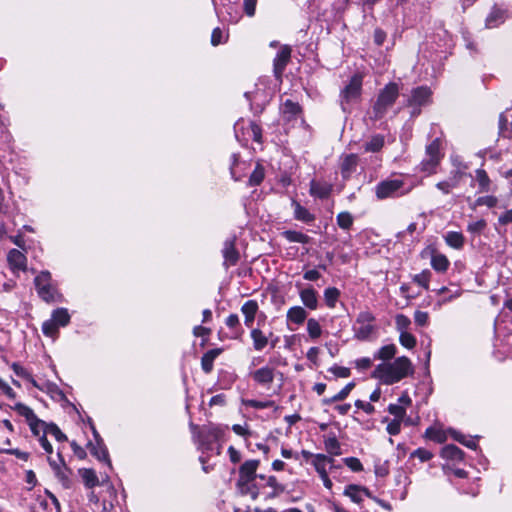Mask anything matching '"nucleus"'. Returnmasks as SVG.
<instances>
[{"mask_svg":"<svg viewBox=\"0 0 512 512\" xmlns=\"http://www.w3.org/2000/svg\"><path fill=\"white\" fill-rule=\"evenodd\" d=\"M332 191V186L326 182L312 180L310 182V194L314 197L327 198Z\"/></svg>","mask_w":512,"mask_h":512,"instance_id":"aec40b11","label":"nucleus"},{"mask_svg":"<svg viewBox=\"0 0 512 512\" xmlns=\"http://www.w3.org/2000/svg\"><path fill=\"white\" fill-rule=\"evenodd\" d=\"M463 455V451L453 444L446 445L441 450V456L447 460L461 461L463 459Z\"/></svg>","mask_w":512,"mask_h":512,"instance_id":"bb28decb","label":"nucleus"},{"mask_svg":"<svg viewBox=\"0 0 512 512\" xmlns=\"http://www.w3.org/2000/svg\"><path fill=\"white\" fill-rule=\"evenodd\" d=\"M414 188L412 183L408 184L403 178H389L379 182L375 186V195L379 200L406 195Z\"/></svg>","mask_w":512,"mask_h":512,"instance_id":"20e7f679","label":"nucleus"},{"mask_svg":"<svg viewBox=\"0 0 512 512\" xmlns=\"http://www.w3.org/2000/svg\"><path fill=\"white\" fill-rule=\"evenodd\" d=\"M264 177H265V169L260 163H257L255 166V169L253 170V172L251 173V175L249 177L248 185L249 186H258L262 183V181L264 180Z\"/></svg>","mask_w":512,"mask_h":512,"instance_id":"e433bc0d","label":"nucleus"},{"mask_svg":"<svg viewBox=\"0 0 512 512\" xmlns=\"http://www.w3.org/2000/svg\"><path fill=\"white\" fill-rule=\"evenodd\" d=\"M284 237L290 242L306 244L310 241V237L298 231L288 230L285 231Z\"/></svg>","mask_w":512,"mask_h":512,"instance_id":"ea45409f","label":"nucleus"},{"mask_svg":"<svg viewBox=\"0 0 512 512\" xmlns=\"http://www.w3.org/2000/svg\"><path fill=\"white\" fill-rule=\"evenodd\" d=\"M431 266L438 272H445L449 267V260L443 254H433L431 258Z\"/></svg>","mask_w":512,"mask_h":512,"instance_id":"72a5a7b5","label":"nucleus"},{"mask_svg":"<svg viewBox=\"0 0 512 512\" xmlns=\"http://www.w3.org/2000/svg\"><path fill=\"white\" fill-rule=\"evenodd\" d=\"M399 95V88L396 83L387 84L380 92L376 103L374 104L373 111L375 118H381L388 108H390L396 101Z\"/></svg>","mask_w":512,"mask_h":512,"instance_id":"39448f33","label":"nucleus"},{"mask_svg":"<svg viewBox=\"0 0 512 512\" xmlns=\"http://www.w3.org/2000/svg\"><path fill=\"white\" fill-rule=\"evenodd\" d=\"M259 464V460L251 459L245 461L239 468L237 486L242 494L250 495L253 500L260 495V487L253 483L256 478L259 479V475L256 474Z\"/></svg>","mask_w":512,"mask_h":512,"instance_id":"f03ea898","label":"nucleus"},{"mask_svg":"<svg viewBox=\"0 0 512 512\" xmlns=\"http://www.w3.org/2000/svg\"><path fill=\"white\" fill-rule=\"evenodd\" d=\"M236 237L231 236L227 238L224 242L223 249H222V255L224 258V266L226 268L230 266L236 265L240 258V254L238 250L235 247Z\"/></svg>","mask_w":512,"mask_h":512,"instance_id":"f8f14e48","label":"nucleus"},{"mask_svg":"<svg viewBox=\"0 0 512 512\" xmlns=\"http://www.w3.org/2000/svg\"><path fill=\"white\" fill-rule=\"evenodd\" d=\"M292 206L294 207L295 219L305 223H310L315 220V216L311 214L305 207L300 205V203L293 200Z\"/></svg>","mask_w":512,"mask_h":512,"instance_id":"a878e982","label":"nucleus"},{"mask_svg":"<svg viewBox=\"0 0 512 512\" xmlns=\"http://www.w3.org/2000/svg\"><path fill=\"white\" fill-rule=\"evenodd\" d=\"M259 479L264 481L263 484H258L260 491L268 488L269 491L265 493V500L277 498L285 491V486L278 482L275 476L259 475Z\"/></svg>","mask_w":512,"mask_h":512,"instance_id":"9d476101","label":"nucleus"},{"mask_svg":"<svg viewBox=\"0 0 512 512\" xmlns=\"http://www.w3.org/2000/svg\"><path fill=\"white\" fill-rule=\"evenodd\" d=\"M447 245L454 249H461L464 245V236L460 232L449 231L445 235Z\"/></svg>","mask_w":512,"mask_h":512,"instance_id":"473e14b6","label":"nucleus"},{"mask_svg":"<svg viewBox=\"0 0 512 512\" xmlns=\"http://www.w3.org/2000/svg\"><path fill=\"white\" fill-rule=\"evenodd\" d=\"M302 303L309 309L315 310L318 306L317 293L313 288H306L299 293Z\"/></svg>","mask_w":512,"mask_h":512,"instance_id":"412c9836","label":"nucleus"},{"mask_svg":"<svg viewBox=\"0 0 512 512\" xmlns=\"http://www.w3.org/2000/svg\"><path fill=\"white\" fill-rule=\"evenodd\" d=\"M475 179L478 182L479 192L485 193L491 190V180L484 169L475 171Z\"/></svg>","mask_w":512,"mask_h":512,"instance_id":"c756f323","label":"nucleus"},{"mask_svg":"<svg viewBox=\"0 0 512 512\" xmlns=\"http://www.w3.org/2000/svg\"><path fill=\"white\" fill-rule=\"evenodd\" d=\"M336 221L340 228L348 230L353 224V217L349 212H340L336 217Z\"/></svg>","mask_w":512,"mask_h":512,"instance_id":"de8ad7c7","label":"nucleus"},{"mask_svg":"<svg viewBox=\"0 0 512 512\" xmlns=\"http://www.w3.org/2000/svg\"><path fill=\"white\" fill-rule=\"evenodd\" d=\"M431 98V91L427 87H417L412 91L411 97L408 101L409 106L421 107L429 103Z\"/></svg>","mask_w":512,"mask_h":512,"instance_id":"dca6fc26","label":"nucleus"},{"mask_svg":"<svg viewBox=\"0 0 512 512\" xmlns=\"http://www.w3.org/2000/svg\"><path fill=\"white\" fill-rule=\"evenodd\" d=\"M354 387H355V383L354 382H349L348 384L345 385L344 388H342L333 397H331V398H324L322 400V403L324 405H330V404H332L334 402L343 401V400H345L349 396L350 392L353 390Z\"/></svg>","mask_w":512,"mask_h":512,"instance_id":"c85d7f7f","label":"nucleus"},{"mask_svg":"<svg viewBox=\"0 0 512 512\" xmlns=\"http://www.w3.org/2000/svg\"><path fill=\"white\" fill-rule=\"evenodd\" d=\"M250 336L253 341V348L256 351L263 350L269 343L268 337L258 328L252 329Z\"/></svg>","mask_w":512,"mask_h":512,"instance_id":"393cba45","label":"nucleus"},{"mask_svg":"<svg viewBox=\"0 0 512 512\" xmlns=\"http://www.w3.org/2000/svg\"><path fill=\"white\" fill-rule=\"evenodd\" d=\"M325 448L330 454H333V455L340 454V445H339L338 440L335 437L329 438L325 441Z\"/></svg>","mask_w":512,"mask_h":512,"instance_id":"e2e57ef3","label":"nucleus"},{"mask_svg":"<svg viewBox=\"0 0 512 512\" xmlns=\"http://www.w3.org/2000/svg\"><path fill=\"white\" fill-rule=\"evenodd\" d=\"M93 435L96 440L95 445H91V453L100 461H104L111 468V462L109 459V454L106 446L103 444L102 439L100 438L96 429L92 426Z\"/></svg>","mask_w":512,"mask_h":512,"instance_id":"2eb2a0df","label":"nucleus"},{"mask_svg":"<svg viewBox=\"0 0 512 512\" xmlns=\"http://www.w3.org/2000/svg\"><path fill=\"white\" fill-rule=\"evenodd\" d=\"M344 462L352 471L358 472L363 469V465L358 458L348 457L344 459Z\"/></svg>","mask_w":512,"mask_h":512,"instance_id":"774afa93","label":"nucleus"},{"mask_svg":"<svg viewBox=\"0 0 512 512\" xmlns=\"http://www.w3.org/2000/svg\"><path fill=\"white\" fill-rule=\"evenodd\" d=\"M11 408L14 409L15 411H17L19 415L25 417L27 422H29L31 419L32 420L35 419L36 415L33 412V410L30 407H28L22 403H16Z\"/></svg>","mask_w":512,"mask_h":512,"instance_id":"a18cd8bd","label":"nucleus"},{"mask_svg":"<svg viewBox=\"0 0 512 512\" xmlns=\"http://www.w3.org/2000/svg\"><path fill=\"white\" fill-rule=\"evenodd\" d=\"M374 321L375 317L371 312H360L353 327L355 337L359 340H367L375 329Z\"/></svg>","mask_w":512,"mask_h":512,"instance_id":"1a4fd4ad","label":"nucleus"},{"mask_svg":"<svg viewBox=\"0 0 512 512\" xmlns=\"http://www.w3.org/2000/svg\"><path fill=\"white\" fill-rule=\"evenodd\" d=\"M37 293L45 302H55L59 298V293L52 284L51 274L48 271H42L35 278Z\"/></svg>","mask_w":512,"mask_h":512,"instance_id":"0eeeda50","label":"nucleus"},{"mask_svg":"<svg viewBox=\"0 0 512 512\" xmlns=\"http://www.w3.org/2000/svg\"><path fill=\"white\" fill-rule=\"evenodd\" d=\"M248 129H249V133H250V136L252 137V139L256 142H261L262 130H261L260 126L258 124H256L255 122H250Z\"/></svg>","mask_w":512,"mask_h":512,"instance_id":"0e129e2a","label":"nucleus"},{"mask_svg":"<svg viewBox=\"0 0 512 512\" xmlns=\"http://www.w3.org/2000/svg\"><path fill=\"white\" fill-rule=\"evenodd\" d=\"M249 375L258 385L264 388H269L275 378V368L270 366H263L259 369L251 371Z\"/></svg>","mask_w":512,"mask_h":512,"instance_id":"9b49d317","label":"nucleus"},{"mask_svg":"<svg viewBox=\"0 0 512 512\" xmlns=\"http://www.w3.org/2000/svg\"><path fill=\"white\" fill-rule=\"evenodd\" d=\"M329 371L339 378H347L350 376V369L343 366L334 365Z\"/></svg>","mask_w":512,"mask_h":512,"instance_id":"338daca9","label":"nucleus"},{"mask_svg":"<svg viewBox=\"0 0 512 512\" xmlns=\"http://www.w3.org/2000/svg\"><path fill=\"white\" fill-rule=\"evenodd\" d=\"M53 472L64 488L69 489L71 487V471L66 464Z\"/></svg>","mask_w":512,"mask_h":512,"instance_id":"f704fd0d","label":"nucleus"},{"mask_svg":"<svg viewBox=\"0 0 512 512\" xmlns=\"http://www.w3.org/2000/svg\"><path fill=\"white\" fill-rule=\"evenodd\" d=\"M462 176L463 173L460 170H453L450 176L446 180L438 182L436 187L444 194H449L454 188L458 187Z\"/></svg>","mask_w":512,"mask_h":512,"instance_id":"f3484780","label":"nucleus"},{"mask_svg":"<svg viewBox=\"0 0 512 512\" xmlns=\"http://www.w3.org/2000/svg\"><path fill=\"white\" fill-rule=\"evenodd\" d=\"M413 373L411 361L401 356L391 363H382L376 366L373 377L379 379L383 384L392 385Z\"/></svg>","mask_w":512,"mask_h":512,"instance_id":"f257e3e1","label":"nucleus"},{"mask_svg":"<svg viewBox=\"0 0 512 512\" xmlns=\"http://www.w3.org/2000/svg\"><path fill=\"white\" fill-rule=\"evenodd\" d=\"M363 76L359 73L354 74L349 83L342 89L340 93L341 106L344 111L347 105L357 101L361 96Z\"/></svg>","mask_w":512,"mask_h":512,"instance_id":"6e6552de","label":"nucleus"},{"mask_svg":"<svg viewBox=\"0 0 512 512\" xmlns=\"http://www.w3.org/2000/svg\"><path fill=\"white\" fill-rule=\"evenodd\" d=\"M358 164V157L355 154H348L343 157L341 163V174L344 179H349L355 172Z\"/></svg>","mask_w":512,"mask_h":512,"instance_id":"6ab92c4d","label":"nucleus"},{"mask_svg":"<svg viewBox=\"0 0 512 512\" xmlns=\"http://www.w3.org/2000/svg\"><path fill=\"white\" fill-rule=\"evenodd\" d=\"M27 423H28V425L30 427L31 432L35 436L40 438L41 435H46L45 430L49 426V424H47L43 420L39 419L37 416H35L34 420L31 419Z\"/></svg>","mask_w":512,"mask_h":512,"instance_id":"c9c22d12","label":"nucleus"},{"mask_svg":"<svg viewBox=\"0 0 512 512\" xmlns=\"http://www.w3.org/2000/svg\"><path fill=\"white\" fill-rule=\"evenodd\" d=\"M231 158H232V164L230 166L231 176L235 181H240L242 179V174L240 172H238V170H237L238 167L241 165V163L239 162V159H238V155L232 154Z\"/></svg>","mask_w":512,"mask_h":512,"instance_id":"bf43d9fd","label":"nucleus"},{"mask_svg":"<svg viewBox=\"0 0 512 512\" xmlns=\"http://www.w3.org/2000/svg\"><path fill=\"white\" fill-rule=\"evenodd\" d=\"M222 353V349L216 348L207 351L201 359V366L205 373H210L213 369L214 360Z\"/></svg>","mask_w":512,"mask_h":512,"instance_id":"b1692460","label":"nucleus"},{"mask_svg":"<svg viewBox=\"0 0 512 512\" xmlns=\"http://www.w3.org/2000/svg\"><path fill=\"white\" fill-rule=\"evenodd\" d=\"M59 326L53 319L46 320L42 325V332L45 336L55 339L58 335Z\"/></svg>","mask_w":512,"mask_h":512,"instance_id":"a19ab883","label":"nucleus"},{"mask_svg":"<svg viewBox=\"0 0 512 512\" xmlns=\"http://www.w3.org/2000/svg\"><path fill=\"white\" fill-rule=\"evenodd\" d=\"M51 319L54 320V322L59 327H65L70 322V315L68 313V310L65 308H57L52 312Z\"/></svg>","mask_w":512,"mask_h":512,"instance_id":"2f4dec72","label":"nucleus"},{"mask_svg":"<svg viewBox=\"0 0 512 512\" xmlns=\"http://www.w3.org/2000/svg\"><path fill=\"white\" fill-rule=\"evenodd\" d=\"M225 324L228 328L235 331V336L241 335L243 330L240 327V319L237 314H230L226 320Z\"/></svg>","mask_w":512,"mask_h":512,"instance_id":"c03bdc74","label":"nucleus"},{"mask_svg":"<svg viewBox=\"0 0 512 512\" xmlns=\"http://www.w3.org/2000/svg\"><path fill=\"white\" fill-rule=\"evenodd\" d=\"M78 472L87 488L91 489L100 485L99 478L95 470L90 468H82L79 469Z\"/></svg>","mask_w":512,"mask_h":512,"instance_id":"5701e85b","label":"nucleus"},{"mask_svg":"<svg viewBox=\"0 0 512 512\" xmlns=\"http://www.w3.org/2000/svg\"><path fill=\"white\" fill-rule=\"evenodd\" d=\"M498 203V199L495 196H482L476 199V206H487L489 208L495 207Z\"/></svg>","mask_w":512,"mask_h":512,"instance_id":"052dcab7","label":"nucleus"},{"mask_svg":"<svg viewBox=\"0 0 512 512\" xmlns=\"http://www.w3.org/2000/svg\"><path fill=\"white\" fill-rule=\"evenodd\" d=\"M45 433H46V435L49 434V435L53 436L59 442H64L67 440L66 435L64 433H62V431L59 429V427L54 423L49 424V426L45 430Z\"/></svg>","mask_w":512,"mask_h":512,"instance_id":"8fccbe9b","label":"nucleus"},{"mask_svg":"<svg viewBox=\"0 0 512 512\" xmlns=\"http://www.w3.org/2000/svg\"><path fill=\"white\" fill-rule=\"evenodd\" d=\"M388 412L394 416V419H398L400 421L404 420L406 415V408L400 404H390L387 408Z\"/></svg>","mask_w":512,"mask_h":512,"instance_id":"3c124183","label":"nucleus"},{"mask_svg":"<svg viewBox=\"0 0 512 512\" xmlns=\"http://www.w3.org/2000/svg\"><path fill=\"white\" fill-rule=\"evenodd\" d=\"M506 19V12L500 8L494 7L486 18V26L488 28H495Z\"/></svg>","mask_w":512,"mask_h":512,"instance_id":"4be33fe9","label":"nucleus"},{"mask_svg":"<svg viewBox=\"0 0 512 512\" xmlns=\"http://www.w3.org/2000/svg\"><path fill=\"white\" fill-rule=\"evenodd\" d=\"M487 223L484 219H479L474 222H470L467 226V231L474 235L481 234L486 228Z\"/></svg>","mask_w":512,"mask_h":512,"instance_id":"603ef678","label":"nucleus"},{"mask_svg":"<svg viewBox=\"0 0 512 512\" xmlns=\"http://www.w3.org/2000/svg\"><path fill=\"white\" fill-rule=\"evenodd\" d=\"M396 351H397V348L394 344L385 345V346L381 347L376 352L374 357L376 359H380V360H384V361L390 360L395 356Z\"/></svg>","mask_w":512,"mask_h":512,"instance_id":"4c0bfd02","label":"nucleus"},{"mask_svg":"<svg viewBox=\"0 0 512 512\" xmlns=\"http://www.w3.org/2000/svg\"><path fill=\"white\" fill-rule=\"evenodd\" d=\"M410 324H411V321L406 315H403V314L396 315L395 325H396V329L400 333L406 332L407 329L409 328Z\"/></svg>","mask_w":512,"mask_h":512,"instance_id":"864d4df0","label":"nucleus"},{"mask_svg":"<svg viewBox=\"0 0 512 512\" xmlns=\"http://www.w3.org/2000/svg\"><path fill=\"white\" fill-rule=\"evenodd\" d=\"M307 317V312L301 306H293L287 311V319L295 324H302Z\"/></svg>","mask_w":512,"mask_h":512,"instance_id":"cd10ccee","label":"nucleus"},{"mask_svg":"<svg viewBox=\"0 0 512 512\" xmlns=\"http://www.w3.org/2000/svg\"><path fill=\"white\" fill-rule=\"evenodd\" d=\"M426 436L429 439L436 441L438 443H442L446 440L445 434L442 431L435 428H428L426 430Z\"/></svg>","mask_w":512,"mask_h":512,"instance_id":"680f3d73","label":"nucleus"},{"mask_svg":"<svg viewBox=\"0 0 512 512\" xmlns=\"http://www.w3.org/2000/svg\"><path fill=\"white\" fill-rule=\"evenodd\" d=\"M399 342L407 349H412L416 345V338L409 332L400 333Z\"/></svg>","mask_w":512,"mask_h":512,"instance_id":"5fc2aeb1","label":"nucleus"},{"mask_svg":"<svg viewBox=\"0 0 512 512\" xmlns=\"http://www.w3.org/2000/svg\"><path fill=\"white\" fill-rule=\"evenodd\" d=\"M290 58L291 48L288 45L282 46L273 60V71L277 79H281Z\"/></svg>","mask_w":512,"mask_h":512,"instance_id":"ddd939ff","label":"nucleus"},{"mask_svg":"<svg viewBox=\"0 0 512 512\" xmlns=\"http://www.w3.org/2000/svg\"><path fill=\"white\" fill-rule=\"evenodd\" d=\"M344 495L348 496L353 502L358 504L363 501L361 486L358 485H348L344 490Z\"/></svg>","mask_w":512,"mask_h":512,"instance_id":"58836bf2","label":"nucleus"},{"mask_svg":"<svg viewBox=\"0 0 512 512\" xmlns=\"http://www.w3.org/2000/svg\"><path fill=\"white\" fill-rule=\"evenodd\" d=\"M258 309L259 306L255 300H248L242 305L241 312L244 315V323L247 327H252Z\"/></svg>","mask_w":512,"mask_h":512,"instance_id":"a211bd4d","label":"nucleus"},{"mask_svg":"<svg viewBox=\"0 0 512 512\" xmlns=\"http://www.w3.org/2000/svg\"><path fill=\"white\" fill-rule=\"evenodd\" d=\"M340 292L335 287H329L324 291V298L327 306L330 308L335 307V304L339 298Z\"/></svg>","mask_w":512,"mask_h":512,"instance_id":"79ce46f5","label":"nucleus"},{"mask_svg":"<svg viewBox=\"0 0 512 512\" xmlns=\"http://www.w3.org/2000/svg\"><path fill=\"white\" fill-rule=\"evenodd\" d=\"M307 331H308L309 336L314 339L319 338L322 333V329H321L319 322L314 318L308 319Z\"/></svg>","mask_w":512,"mask_h":512,"instance_id":"09e8293b","label":"nucleus"},{"mask_svg":"<svg viewBox=\"0 0 512 512\" xmlns=\"http://www.w3.org/2000/svg\"><path fill=\"white\" fill-rule=\"evenodd\" d=\"M384 136L377 134L372 136L367 142L364 144V150L366 152H378L384 146Z\"/></svg>","mask_w":512,"mask_h":512,"instance_id":"7c9ffc66","label":"nucleus"},{"mask_svg":"<svg viewBox=\"0 0 512 512\" xmlns=\"http://www.w3.org/2000/svg\"><path fill=\"white\" fill-rule=\"evenodd\" d=\"M242 403L245 406H249V407H252L255 409H265V408L272 407L274 405L273 401H258V400H254V399L242 400Z\"/></svg>","mask_w":512,"mask_h":512,"instance_id":"6e6d98bb","label":"nucleus"},{"mask_svg":"<svg viewBox=\"0 0 512 512\" xmlns=\"http://www.w3.org/2000/svg\"><path fill=\"white\" fill-rule=\"evenodd\" d=\"M7 262L14 274L26 270V257L21 251L17 249H12L8 253Z\"/></svg>","mask_w":512,"mask_h":512,"instance_id":"4468645a","label":"nucleus"},{"mask_svg":"<svg viewBox=\"0 0 512 512\" xmlns=\"http://www.w3.org/2000/svg\"><path fill=\"white\" fill-rule=\"evenodd\" d=\"M282 111L283 115L287 117L288 120H290L292 116L299 113L300 107L297 103L291 100H286L282 106Z\"/></svg>","mask_w":512,"mask_h":512,"instance_id":"37998d69","label":"nucleus"},{"mask_svg":"<svg viewBox=\"0 0 512 512\" xmlns=\"http://www.w3.org/2000/svg\"><path fill=\"white\" fill-rule=\"evenodd\" d=\"M191 428L193 440L203 453L213 452L214 444L218 443L224 435L223 429L218 426H205L198 429L197 426L191 425Z\"/></svg>","mask_w":512,"mask_h":512,"instance_id":"7ed1b4c3","label":"nucleus"},{"mask_svg":"<svg viewBox=\"0 0 512 512\" xmlns=\"http://www.w3.org/2000/svg\"><path fill=\"white\" fill-rule=\"evenodd\" d=\"M330 462H332V459L324 454H316L313 459V465L316 471L323 470V468H326L327 464Z\"/></svg>","mask_w":512,"mask_h":512,"instance_id":"13d9d810","label":"nucleus"},{"mask_svg":"<svg viewBox=\"0 0 512 512\" xmlns=\"http://www.w3.org/2000/svg\"><path fill=\"white\" fill-rule=\"evenodd\" d=\"M451 435L454 440L461 443L462 445L470 448V449H476L477 448V442L476 439H467L464 435L459 433L458 431L451 430Z\"/></svg>","mask_w":512,"mask_h":512,"instance_id":"49530a36","label":"nucleus"},{"mask_svg":"<svg viewBox=\"0 0 512 512\" xmlns=\"http://www.w3.org/2000/svg\"><path fill=\"white\" fill-rule=\"evenodd\" d=\"M442 143L439 138L434 139L426 146L425 158L421 161V171L428 174L435 172L436 167L440 163L443 154L441 153Z\"/></svg>","mask_w":512,"mask_h":512,"instance_id":"423d86ee","label":"nucleus"},{"mask_svg":"<svg viewBox=\"0 0 512 512\" xmlns=\"http://www.w3.org/2000/svg\"><path fill=\"white\" fill-rule=\"evenodd\" d=\"M430 272L428 270H424L421 273L414 276L413 280L415 283L423 287L424 289H429V280H430Z\"/></svg>","mask_w":512,"mask_h":512,"instance_id":"4d7b16f0","label":"nucleus"},{"mask_svg":"<svg viewBox=\"0 0 512 512\" xmlns=\"http://www.w3.org/2000/svg\"><path fill=\"white\" fill-rule=\"evenodd\" d=\"M401 424L402 421L398 419H393L388 422L386 431L392 436L398 435L401 431Z\"/></svg>","mask_w":512,"mask_h":512,"instance_id":"69168bd1","label":"nucleus"}]
</instances>
